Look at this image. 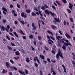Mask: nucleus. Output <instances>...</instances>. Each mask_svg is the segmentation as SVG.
<instances>
[{
	"label": "nucleus",
	"mask_w": 75,
	"mask_h": 75,
	"mask_svg": "<svg viewBox=\"0 0 75 75\" xmlns=\"http://www.w3.org/2000/svg\"><path fill=\"white\" fill-rule=\"evenodd\" d=\"M59 56H60L61 58H64V57L62 55V53L60 51V50L58 49V54H57L56 56V57L57 58V59H58L59 58Z\"/></svg>",
	"instance_id": "f257e3e1"
},
{
	"label": "nucleus",
	"mask_w": 75,
	"mask_h": 75,
	"mask_svg": "<svg viewBox=\"0 0 75 75\" xmlns=\"http://www.w3.org/2000/svg\"><path fill=\"white\" fill-rule=\"evenodd\" d=\"M62 38V37L61 36H56V38L58 40V41H59L60 43H64V41L63 38L61 39ZM59 39H61L60 40Z\"/></svg>",
	"instance_id": "f03ea898"
},
{
	"label": "nucleus",
	"mask_w": 75,
	"mask_h": 75,
	"mask_svg": "<svg viewBox=\"0 0 75 75\" xmlns=\"http://www.w3.org/2000/svg\"><path fill=\"white\" fill-rule=\"evenodd\" d=\"M73 6H74V5H73L72 4L70 3H69V8L71 10H72V7H73Z\"/></svg>",
	"instance_id": "7ed1b4c3"
},
{
	"label": "nucleus",
	"mask_w": 75,
	"mask_h": 75,
	"mask_svg": "<svg viewBox=\"0 0 75 75\" xmlns=\"http://www.w3.org/2000/svg\"><path fill=\"white\" fill-rule=\"evenodd\" d=\"M21 15L22 17H23L24 18H26L27 16H26V13H21Z\"/></svg>",
	"instance_id": "20e7f679"
},
{
	"label": "nucleus",
	"mask_w": 75,
	"mask_h": 75,
	"mask_svg": "<svg viewBox=\"0 0 75 75\" xmlns=\"http://www.w3.org/2000/svg\"><path fill=\"white\" fill-rule=\"evenodd\" d=\"M55 21L56 22H57V23H60V21H59V18H58L57 19V18H54Z\"/></svg>",
	"instance_id": "39448f33"
},
{
	"label": "nucleus",
	"mask_w": 75,
	"mask_h": 75,
	"mask_svg": "<svg viewBox=\"0 0 75 75\" xmlns=\"http://www.w3.org/2000/svg\"><path fill=\"white\" fill-rule=\"evenodd\" d=\"M51 42L53 43H54V42H53V41L51 40H48V43H49V44H51V45H52V43H51Z\"/></svg>",
	"instance_id": "423d86ee"
},
{
	"label": "nucleus",
	"mask_w": 75,
	"mask_h": 75,
	"mask_svg": "<svg viewBox=\"0 0 75 75\" xmlns=\"http://www.w3.org/2000/svg\"><path fill=\"white\" fill-rule=\"evenodd\" d=\"M65 36L67 38H69V39H70V38H71V36H70V35H69L68 34V33H66L65 34Z\"/></svg>",
	"instance_id": "0eeeda50"
},
{
	"label": "nucleus",
	"mask_w": 75,
	"mask_h": 75,
	"mask_svg": "<svg viewBox=\"0 0 75 75\" xmlns=\"http://www.w3.org/2000/svg\"><path fill=\"white\" fill-rule=\"evenodd\" d=\"M0 28H1V30H2L3 31H4V30H5V28H4V27L2 26V25H0Z\"/></svg>",
	"instance_id": "6e6552de"
},
{
	"label": "nucleus",
	"mask_w": 75,
	"mask_h": 75,
	"mask_svg": "<svg viewBox=\"0 0 75 75\" xmlns=\"http://www.w3.org/2000/svg\"><path fill=\"white\" fill-rule=\"evenodd\" d=\"M5 63L6 66H7L8 68H10V65H9V64L8 62H6Z\"/></svg>",
	"instance_id": "1a4fd4ad"
},
{
	"label": "nucleus",
	"mask_w": 75,
	"mask_h": 75,
	"mask_svg": "<svg viewBox=\"0 0 75 75\" xmlns=\"http://www.w3.org/2000/svg\"><path fill=\"white\" fill-rule=\"evenodd\" d=\"M18 72L20 73V74H23L24 75H25V73H24V72L21 71L20 70H19Z\"/></svg>",
	"instance_id": "9d476101"
},
{
	"label": "nucleus",
	"mask_w": 75,
	"mask_h": 75,
	"mask_svg": "<svg viewBox=\"0 0 75 75\" xmlns=\"http://www.w3.org/2000/svg\"><path fill=\"white\" fill-rule=\"evenodd\" d=\"M15 54L16 55H20V54L19 52L18 51H17L15 52Z\"/></svg>",
	"instance_id": "9b49d317"
},
{
	"label": "nucleus",
	"mask_w": 75,
	"mask_h": 75,
	"mask_svg": "<svg viewBox=\"0 0 75 75\" xmlns=\"http://www.w3.org/2000/svg\"><path fill=\"white\" fill-rule=\"evenodd\" d=\"M13 33L14 35L16 36V37H17V38H18V35H17V33L16 32H13Z\"/></svg>",
	"instance_id": "f8f14e48"
},
{
	"label": "nucleus",
	"mask_w": 75,
	"mask_h": 75,
	"mask_svg": "<svg viewBox=\"0 0 75 75\" xmlns=\"http://www.w3.org/2000/svg\"><path fill=\"white\" fill-rule=\"evenodd\" d=\"M2 9H3L4 11H6V12H7V9L6 8H4V7H3L2 8Z\"/></svg>",
	"instance_id": "ddd939ff"
},
{
	"label": "nucleus",
	"mask_w": 75,
	"mask_h": 75,
	"mask_svg": "<svg viewBox=\"0 0 75 75\" xmlns=\"http://www.w3.org/2000/svg\"><path fill=\"white\" fill-rule=\"evenodd\" d=\"M26 61L27 62H30V59H29V58L28 57L26 59Z\"/></svg>",
	"instance_id": "4468645a"
},
{
	"label": "nucleus",
	"mask_w": 75,
	"mask_h": 75,
	"mask_svg": "<svg viewBox=\"0 0 75 75\" xmlns=\"http://www.w3.org/2000/svg\"><path fill=\"white\" fill-rule=\"evenodd\" d=\"M40 57L41 58H42V59H44V56L41 55H40Z\"/></svg>",
	"instance_id": "2eb2a0df"
},
{
	"label": "nucleus",
	"mask_w": 75,
	"mask_h": 75,
	"mask_svg": "<svg viewBox=\"0 0 75 75\" xmlns=\"http://www.w3.org/2000/svg\"><path fill=\"white\" fill-rule=\"evenodd\" d=\"M51 27L53 28V29H55L56 28V26L54 25H51Z\"/></svg>",
	"instance_id": "dca6fc26"
},
{
	"label": "nucleus",
	"mask_w": 75,
	"mask_h": 75,
	"mask_svg": "<svg viewBox=\"0 0 75 75\" xmlns=\"http://www.w3.org/2000/svg\"><path fill=\"white\" fill-rule=\"evenodd\" d=\"M38 39L39 40H41V39H42V38H41V36H38Z\"/></svg>",
	"instance_id": "f3484780"
},
{
	"label": "nucleus",
	"mask_w": 75,
	"mask_h": 75,
	"mask_svg": "<svg viewBox=\"0 0 75 75\" xmlns=\"http://www.w3.org/2000/svg\"><path fill=\"white\" fill-rule=\"evenodd\" d=\"M62 48H63V50H66V46L64 45L62 47Z\"/></svg>",
	"instance_id": "a211bd4d"
},
{
	"label": "nucleus",
	"mask_w": 75,
	"mask_h": 75,
	"mask_svg": "<svg viewBox=\"0 0 75 75\" xmlns=\"http://www.w3.org/2000/svg\"><path fill=\"white\" fill-rule=\"evenodd\" d=\"M20 23L21 24H23V25H24V24H25V22H24V21H21Z\"/></svg>",
	"instance_id": "6ab92c4d"
},
{
	"label": "nucleus",
	"mask_w": 75,
	"mask_h": 75,
	"mask_svg": "<svg viewBox=\"0 0 75 75\" xmlns=\"http://www.w3.org/2000/svg\"><path fill=\"white\" fill-rule=\"evenodd\" d=\"M26 11L27 12V13H30L31 12V11L30 10L27 9L26 10Z\"/></svg>",
	"instance_id": "aec40b11"
},
{
	"label": "nucleus",
	"mask_w": 75,
	"mask_h": 75,
	"mask_svg": "<svg viewBox=\"0 0 75 75\" xmlns=\"http://www.w3.org/2000/svg\"><path fill=\"white\" fill-rule=\"evenodd\" d=\"M32 15L33 16H36V14L34 12H32Z\"/></svg>",
	"instance_id": "412c9836"
},
{
	"label": "nucleus",
	"mask_w": 75,
	"mask_h": 75,
	"mask_svg": "<svg viewBox=\"0 0 75 75\" xmlns=\"http://www.w3.org/2000/svg\"><path fill=\"white\" fill-rule=\"evenodd\" d=\"M25 72L26 74H28V70L27 69L25 70Z\"/></svg>",
	"instance_id": "4be33fe9"
},
{
	"label": "nucleus",
	"mask_w": 75,
	"mask_h": 75,
	"mask_svg": "<svg viewBox=\"0 0 75 75\" xmlns=\"http://www.w3.org/2000/svg\"><path fill=\"white\" fill-rule=\"evenodd\" d=\"M69 20H70V21H71V22H72V23H73V22H74V21H73V18H69Z\"/></svg>",
	"instance_id": "5701e85b"
},
{
	"label": "nucleus",
	"mask_w": 75,
	"mask_h": 75,
	"mask_svg": "<svg viewBox=\"0 0 75 75\" xmlns=\"http://www.w3.org/2000/svg\"><path fill=\"white\" fill-rule=\"evenodd\" d=\"M50 11H48L47 10H45V13L46 14L48 13Z\"/></svg>",
	"instance_id": "b1692460"
},
{
	"label": "nucleus",
	"mask_w": 75,
	"mask_h": 75,
	"mask_svg": "<svg viewBox=\"0 0 75 75\" xmlns=\"http://www.w3.org/2000/svg\"><path fill=\"white\" fill-rule=\"evenodd\" d=\"M7 47L8 49H9V50H12V48H11V47H10L9 46H8Z\"/></svg>",
	"instance_id": "393cba45"
},
{
	"label": "nucleus",
	"mask_w": 75,
	"mask_h": 75,
	"mask_svg": "<svg viewBox=\"0 0 75 75\" xmlns=\"http://www.w3.org/2000/svg\"><path fill=\"white\" fill-rule=\"evenodd\" d=\"M20 32L21 33V34H23V35H24V33L21 30H20Z\"/></svg>",
	"instance_id": "a878e982"
},
{
	"label": "nucleus",
	"mask_w": 75,
	"mask_h": 75,
	"mask_svg": "<svg viewBox=\"0 0 75 75\" xmlns=\"http://www.w3.org/2000/svg\"><path fill=\"white\" fill-rule=\"evenodd\" d=\"M57 42H58V44L57 45L59 47H61V45L59 44V41H58Z\"/></svg>",
	"instance_id": "bb28decb"
},
{
	"label": "nucleus",
	"mask_w": 75,
	"mask_h": 75,
	"mask_svg": "<svg viewBox=\"0 0 75 75\" xmlns=\"http://www.w3.org/2000/svg\"><path fill=\"white\" fill-rule=\"evenodd\" d=\"M67 11H68L69 13H71V11L69 9H67Z\"/></svg>",
	"instance_id": "cd10ccee"
},
{
	"label": "nucleus",
	"mask_w": 75,
	"mask_h": 75,
	"mask_svg": "<svg viewBox=\"0 0 75 75\" xmlns=\"http://www.w3.org/2000/svg\"><path fill=\"white\" fill-rule=\"evenodd\" d=\"M51 39H52V40H55V39L54 38V37L52 36H50V37Z\"/></svg>",
	"instance_id": "c85d7f7f"
},
{
	"label": "nucleus",
	"mask_w": 75,
	"mask_h": 75,
	"mask_svg": "<svg viewBox=\"0 0 75 75\" xmlns=\"http://www.w3.org/2000/svg\"><path fill=\"white\" fill-rule=\"evenodd\" d=\"M56 2L57 3V4H58V5H59V6H61V4H60V3H59L58 1H56Z\"/></svg>",
	"instance_id": "c756f323"
},
{
	"label": "nucleus",
	"mask_w": 75,
	"mask_h": 75,
	"mask_svg": "<svg viewBox=\"0 0 75 75\" xmlns=\"http://www.w3.org/2000/svg\"><path fill=\"white\" fill-rule=\"evenodd\" d=\"M63 39L64 40V41H66V42H67V43L69 42V41H68V40H66L64 38H63Z\"/></svg>",
	"instance_id": "7c9ffc66"
},
{
	"label": "nucleus",
	"mask_w": 75,
	"mask_h": 75,
	"mask_svg": "<svg viewBox=\"0 0 75 75\" xmlns=\"http://www.w3.org/2000/svg\"><path fill=\"white\" fill-rule=\"evenodd\" d=\"M3 23H4V24H6V20L5 19L3 20L2 21Z\"/></svg>",
	"instance_id": "2f4dec72"
},
{
	"label": "nucleus",
	"mask_w": 75,
	"mask_h": 75,
	"mask_svg": "<svg viewBox=\"0 0 75 75\" xmlns=\"http://www.w3.org/2000/svg\"><path fill=\"white\" fill-rule=\"evenodd\" d=\"M11 44L12 46H14V47H15L16 46V45H15L14 43H12V42H11Z\"/></svg>",
	"instance_id": "473e14b6"
},
{
	"label": "nucleus",
	"mask_w": 75,
	"mask_h": 75,
	"mask_svg": "<svg viewBox=\"0 0 75 75\" xmlns=\"http://www.w3.org/2000/svg\"><path fill=\"white\" fill-rule=\"evenodd\" d=\"M41 9L44 10H45V7L44 6H42L41 7Z\"/></svg>",
	"instance_id": "72a5a7b5"
},
{
	"label": "nucleus",
	"mask_w": 75,
	"mask_h": 75,
	"mask_svg": "<svg viewBox=\"0 0 75 75\" xmlns=\"http://www.w3.org/2000/svg\"><path fill=\"white\" fill-rule=\"evenodd\" d=\"M50 14H51V16H54V13H52V12H50Z\"/></svg>",
	"instance_id": "f704fd0d"
},
{
	"label": "nucleus",
	"mask_w": 75,
	"mask_h": 75,
	"mask_svg": "<svg viewBox=\"0 0 75 75\" xmlns=\"http://www.w3.org/2000/svg\"><path fill=\"white\" fill-rule=\"evenodd\" d=\"M2 73H3V74H5V73H6V70L4 69H3Z\"/></svg>",
	"instance_id": "c9c22d12"
},
{
	"label": "nucleus",
	"mask_w": 75,
	"mask_h": 75,
	"mask_svg": "<svg viewBox=\"0 0 75 75\" xmlns=\"http://www.w3.org/2000/svg\"><path fill=\"white\" fill-rule=\"evenodd\" d=\"M45 50H47V51H48V48L46 46H45Z\"/></svg>",
	"instance_id": "e433bc0d"
},
{
	"label": "nucleus",
	"mask_w": 75,
	"mask_h": 75,
	"mask_svg": "<svg viewBox=\"0 0 75 75\" xmlns=\"http://www.w3.org/2000/svg\"><path fill=\"white\" fill-rule=\"evenodd\" d=\"M10 62H11L12 64H14V61H13V60L12 59H11L10 60Z\"/></svg>",
	"instance_id": "4c0bfd02"
},
{
	"label": "nucleus",
	"mask_w": 75,
	"mask_h": 75,
	"mask_svg": "<svg viewBox=\"0 0 75 75\" xmlns=\"http://www.w3.org/2000/svg\"><path fill=\"white\" fill-rule=\"evenodd\" d=\"M62 1L63 3H64L65 4L67 3V1H66L65 0H62Z\"/></svg>",
	"instance_id": "58836bf2"
},
{
	"label": "nucleus",
	"mask_w": 75,
	"mask_h": 75,
	"mask_svg": "<svg viewBox=\"0 0 75 75\" xmlns=\"http://www.w3.org/2000/svg\"><path fill=\"white\" fill-rule=\"evenodd\" d=\"M39 13L40 15H41V16H42H42H43V15L42 14H41V12L40 11H39Z\"/></svg>",
	"instance_id": "ea45409f"
},
{
	"label": "nucleus",
	"mask_w": 75,
	"mask_h": 75,
	"mask_svg": "<svg viewBox=\"0 0 75 75\" xmlns=\"http://www.w3.org/2000/svg\"><path fill=\"white\" fill-rule=\"evenodd\" d=\"M36 28L37 27L35 26L33 27V30H35V29H36Z\"/></svg>",
	"instance_id": "a19ab883"
},
{
	"label": "nucleus",
	"mask_w": 75,
	"mask_h": 75,
	"mask_svg": "<svg viewBox=\"0 0 75 75\" xmlns=\"http://www.w3.org/2000/svg\"><path fill=\"white\" fill-rule=\"evenodd\" d=\"M64 45L65 46H66L67 47H68V43H64Z\"/></svg>",
	"instance_id": "79ce46f5"
},
{
	"label": "nucleus",
	"mask_w": 75,
	"mask_h": 75,
	"mask_svg": "<svg viewBox=\"0 0 75 75\" xmlns=\"http://www.w3.org/2000/svg\"><path fill=\"white\" fill-rule=\"evenodd\" d=\"M6 37L7 38L8 40H10V38L8 36H6Z\"/></svg>",
	"instance_id": "37998d69"
},
{
	"label": "nucleus",
	"mask_w": 75,
	"mask_h": 75,
	"mask_svg": "<svg viewBox=\"0 0 75 75\" xmlns=\"http://www.w3.org/2000/svg\"><path fill=\"white\" fill-rule=\"evenodd\" d=\"M10 28V26H9V25H7V28L8 29V30H9Z\"/></svg>",
	"instance_id": "c03bdc74"
},
{
	"label": "nucleus",
	"mask_w": 75,
	"mask_h": 75,
	"mask_svg": "<svg viewBox=\"0 0 75 75\" xmlns=\"http://www.w3.org/2000/svg\"><path fill=\"white\" fill-rule=\"evenodd\" d=\"M47 60L48 62H51V60H50V59L49 58H47Z\"/></svg>",
	"instance_id": "a18cd8bd"
},
{
	"label": "nucleus",
	"mask_w": 75,
	"mask_h": 75,
	"mask_svg": "<svg viewBox=\"0 0 75 75\" xmlns=\"http://www.w3.org/2000/svg\"><path fill=\"white\" fill-rule=\"evenodd\" d=\"M29 37L30 38H33V35H31L29 36Z\"/></svg>",
	"instance_id": "49530a36"
},
{
	"label": "nucleus",
	"mask_w": 75,
	"mask_h": 75,
	"mask_svg": "<svg viewBox=\"0 0 75 75\" xmlns=\"http://www.w3.org/2000/svg\"><path fill=\"white\" fill-rule=\"evenodd\" d=\"M47 37L48 39H49V40H51V38H50V37L48 35H47Z\"/></svg>",
	"instance_id": "de8ad7c7"
},
{
	"label": "nucleus",
	"mask_w": 75,
	"mask_h": 75,
	"mask_svg": "<svg viewBox=\"0 0 75 75\" xmlns=\"http://www.w3.org/2000/svg\"><path fill=\"white\" fill-rule=\"evenodd\" d=\"M33 43L35 45H37V43L36 42H35V41H34L33 42Z\"/></svg>",
	"instance_id": "09e8293b"
},
{
	"label": "nucleus",
	"mask_w": 75,
	"mask_h": 75,
	"mask_svg": "<svg viewBox=\"0 0 75 75\" xmlns=\"http://www.w3.org/2000/svg\"><path fill=\"white\" fill-rule=\"evenodd\" d=\"M47 32L49 33V34H51L52 33L50 30H49L47 31Z\"/></svg>",
	"instance_id": "8fccbe9b"
},
{
	"label": "nucleus",
	"mask_w": 75,
	"mask_h": 75,
	"mask_svg": "<svg viewBox=\"0 0 75 75\" xmlns=\"http://www.w3.org/2000/svg\"><path fill=\"white\" fill-rule=\"evenodd\" d=\"M16 13V11H15L14 10H12V14H15V13Z\"/></svg>",
	"instance_id": "3c124183"
},
{
	"label": "nucleus",
	"mask_w": 75,
	"mask_h": 75,
	"mask_svg": "<svg viewBox=\"0 0 75 75\" xmlns=\"http://www.w3.org/2000/svg\"><path fill=\"white\" fill-rule=\"evenodd\" d=\"M17 6L18 8H20V5H19L18 4H17Z\"/></svg>",
	"instance_id": "603ef678"
},
{
	"label": "nucleus",
	"mask_w": 75,
	"mask_h": 75,
	"mask_svg": "<svg viewBox=\"0 0 75 75\" xmlns=\"http://www.w3.org/2000/svg\"><path fill=\"white\" fill-rule=\"evenodd\" d=\"M35 65L36 67H38V64H37V63H35Z\"/></svg>",
	"instance_id": "864d4df0"
},
{
	"label": "nucleus",
	"mask_w": 75,
	"mask_h": 75,
	"mask_svg": "<svg viewBox=\"0 0 75 75\" xmlns=\"http://www.w3.org/2000/svg\"><path fill=\"white\" fill-rule=\"evenodd\" d=\"M13 68H14V69H15V71L17 70V68H16V67H13Z\"/></svg>",
	"instance_id": "5fc2aeb1"
},
{
	"label": "nucleus",
	"mask_w": 75,
	"mask_h": 75,
	"mask_svg": "<svg viewBox=\"0 0 75 75\" xmlns=\"http://www.w3.org/2000/svg\"><path fill=\"white\" fill-rule=\"evenodd\" d=\"M64 25H66V24H67V22L65 21H64Z\"/></svg>",
	"instance_id": "6e6d98bb"
},
{
	"label": "nucleus",
	"mask_w": 75,
	"mask_h": 75,
	"mask_svg": "<svg viewBox=\"0 0 75 75\" xmlns=\"http://www.w3.org/2000/svg\"><path fill=\"white\" fill-rule=\"evenodd\" d=\"M51 52L53 54H55V51L54 50H52V51Z\"/></svg>",
	"instance_id": "4d7b16f0"
},
{
	"label": "nucleus",
	"mask_w": 75,
	"mask_h": 75,
	"mask_svg": "<svg viewBox=\"0 0 75 75\" xmlns=\"http://www.w3.org/2000/svg\"><path fill=\"white\" fill-rule=\"evenodd\" d=\"M52 7L53 8H54V10H56V8H55V7L54 6H52Z\"/></svg>",
	"instance_id": "13d9d810"
},
{
	"label": "nucleus",
	"mask_w": 75,
	"mask_h": 75,
	"mask_svg": "<svg viewBox=\"0 0 75 75\" xmlns=\"http://www.w3.org/2000/svg\"><path fill=\"white\" fill-rule=\"evenodd\" d=\"M8 74L9 75H12V72H9Z\"/></svg>",
	"instance_id": "bf43d9fd"
},
{
	"label": "nucleus",
	"mask_w": 75,
	"mask_h": 75,
	"mask_svg": "<svg viewBox=\"0 0 75 75\" xmlns=\"http://www.w3.org/2000/svg\"><path fill=\"white\" fill-rule=\"evenodd\" d=\"M23 39H24V40H25V39H26V37H25V36H24L23 37Z\"/></svg>",
	"instance_id": "052dcab7"
},
{
	"label": "nucleus",
	"mask_w": 75,
	"mask_h": 75,
	"mask_svg": "<svg viewBox=\"0 0 75 75\" xmlns=\"http://www.w3.org/2000/svg\"><path fill=\"white\" fill-rule=\"evenodd\" d=\"M17 23H18V22H17L16 21H15V24H17Z\"/></svg>",
	"instance_id": "680f3d73"
},
{
	"label": "nucleus",
	"mask_w": 75,
	"mask_h": 75,
	"mask_svg": "<svg viewBox=\"0 0 75 75\" xmlns=\"http://www.w3.org/2000/svg\"><path fill=\"white\" fill-rule=\"evenodd\" d=\"M32 25L33 27H34V23H33L32 24Z\"/></svg>",
	"instance_id": "e2e57ef3"
},
{
	"label": "nucleus",
	"mask_w": 75,
	"mask_h": 75,
	"mask_svg": "<svg viewBox=\"0 0 75 75\" xmlns=\"http://www.w3.org/2000/svg\"><path fill=\"white\" fill-rule=\"evenodd\" d=\"M40 75H42V71H40Z\"/></svg>",
	"instance_id": "0e129e2a"
},
{
	"label": "nucleus",
	"mask_w": 75,
	"mask_h": 75,
	"mask_svg": "<svg viewBox=\"0 0 75 75\" xmlns=\"http://www.w3.org/2000/svg\"><path fill=\"white\" fill-rule=\"evenodd\" d=\"M53 75H56V73H55V71H54L53 73Z\"/></svg>",
	"instance_id": "69168bd1"
},
{
	"label": "nucleus",
	"mask_w": 75,
	"mask_h": 75,
	"mask_svg": "<svg viewBox=\"0 0 75 75\" xmlns=\"http://www.w3.org/2000/svg\"><path fill=\"white\" fill-rule=\"evenodd\" d=\"M64 72L65 73L66 72V69L65 68H64Z\"/></svg>",
	"instance_id": "338daca9"
},
{
	"label": "nucleus",
	"mask_w": 75,
	"mask_h": 75,
	"mask_svg": "<svg viewBox=\"0 0 75 75\" xmlns=\"http://www.w3.org/2000/svg\"><path fill=\"white\" fill-rule=\"evenodd\" d=\"M13 6L12 5V4H11L10 5V7H11V8H13Z\"/></svg>",
	"instance_id": "774afa93"
}]
</instances>
